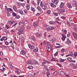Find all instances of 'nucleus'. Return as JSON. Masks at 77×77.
<instances>
[{
	"mask_svg": "<svg viewBox=\"0 0 77 77\" xmlns=\"http://www.w3.org/2000/svg\"><path fill=\"white\" fill-rule=\"evenodd\" d=\"M36 35L38 38H40L42 36V34L39 32H37L36 33Z\"/></svg>",
	"mask_w": 77,
	"mask_h": 77,
	"instance_id": "obj_5",
	"label": "nucleus"
},
{
	"mask_svg": "<svg viewBox=\"0 0 77 77\" xmlns=\"http://www.w3.org/2000/svg\"><path fill=\"white\" fill-rule=\"evenodd\" d=\"M5 27L7 29H8V28H9L10 27L7 25L6 24Z\"/></svg>",
	"mask_w": 77,
	"mask_h": 77,
	"instance_id": "obj_43",
	"label": "nucleus"
},
{
	"mask_svg": "<svg viewBox=\"0 0 77 77\" xmlns=\"http://www.w3.org/2000/svg\"><path fill=\"white\" fill-rule=\"evenodd\" d=\"M59 2V0H55L54 1V4H56V5H57V3Z\"/></svg>",
	"mask_w": 77,
	"mask_h": 77,
	"instance_id": "obj_28",
	"label": "nucleus"
},
{
	"mask_svg": "<svg viewBox=\"0 0 77 77\" xmlns=\"http://www.w3.org/2000/svg\"><path fill=\"white\" fill-rule=\"evenodd\" d=\"M74 54V56H75V57H76V56H77V52H75Z\"/></svg>",
	"mask_w": 77,
	"mask_h": 77,
	"instance_id": "obj_47",
	"label": "nucleus"
},
{
	"mask_svg": "<svg viewBox=\"0 0 77 77\" xmlns=\"http://www.w3.org/2000/svg\"><path fill=\"white\" fill-rule=\"evenodd\" d=\"M32 61L30 60H28L27 62V63L28 65H30V64H32Z\"/></svg>",
	"mask_w": 77,
	"mask_h": 77,
	"instance_id": "obj_19",
	"label": "nucleus"
},
{
	"mask_svg": "<svg viewBox=\"0 0 77 77\" xmlns=\"http://www.w3.org/2000/svg\"><path fill=\"white\" fill-rule=\"evenodd\" d=\"M51 12V11H50V10H48L47 11V13L48 14H50V13Z\"/></svg>",
	"mask_w": 77,
	"mask_h": 77,
	"instance_id": "obj_60",
	"label": "nucleus"
},
{
	"mask_svg": "<svg viewBox=\"0 0 77 77\" xmlns=\"http://www.w3.org/2000/svg\"><path fill=\"white\" fill-rule=\"evenodd\" d=\"M15 17H16V18H17V19H19V18H20V16L19 14H16Z\"/></svg>",
	"mask_w": 77,
	"mask_h": 77,
	"instance_id": "obj_30",
	"label": "nucleus"
},
{
	"mask_svg": "<svg viewBox=\"0 0 77 77\" xmlns=\"http://www.w3.org/2000/svg\"><path fill=\"white\" fill-rule=\"evenodd\" d=\"M24 37L23 36H22V37L21 38V41H24Z\"/></svg>",
	"mask_w": 77,
	"mask_h": 77,
	"instance_id": "obj_55",
	"label": "nucleus"
},
{
	"mask_svg": "<svg viewBox=\"0 0 77 77\" xmlns=\"http://www.w3.org/2000/svg\"><path fill=\"white\" fill-rule=\"evenodd\" d=\"M20 53L21 54H22L23 55H25V54H26V51L24 50H22L21 51Z\"/></svg>",
	"mask_w": 77,
	"mask_h": 77,
	"instance_id": "obj_7",
	"label": "nucleus"
},
{
	"mask_svg": "<svg viewBox=\"0 0 77 77\" xmlns=\"http://www.w3.org/2000/svg\"><path fill=\"white\" fill-rule=\"evenodd\" d=\"M13 9L16 12H17V8L16 6H14L13 7Z\"/></svg>",
	"mask_w": 77,
	"mask_h": 77,
	"instance_id": "obj_21",
	"label": "nucleus"
},
{
	"mask_svg": "<svg viewBox=\"0 0 77 77\" xmlns=\"http://www.w3.org/2000/svg\"><path fill=\"white\" fill-rule=\"evenodd\" d=\"M26 28H27L28 29H30L31 27H30V26H26Z\"/></svg>",
	"mask_w": 77,
	"mask_h": 77,
	"instance_id": "obj_58",
	"label": "nucleus"
},
{
	"mask_svg": "<svg viewBox=\"0 0 77 77\" xmlns=\"http://www.w3.org/2000/svg\"><path fill=\"white\" fill-rule=\"evenodd\" d=\"M67 59L68 61H69V62H71V60H72V57H68L67 58Z\"/></svg>",
	"mask_w": 77,
	"mask_h": 77,
	"instance_id": "obj_26",
	"label": "nucleus"
},
{
	"mask_svg": "<svg viewBox=\"0 0 77 77\" xmlns=\"http://www.w3.org/2000/svg\"><path fill=\"white\" fill-rule=\"evenodd\" d=\"M54 15H55V16H58V14L57 13H54Z\"/></svg>",
	"mask_w": 77,
	"mask_h": 77,
	"instance_id": "obj_56",
	"label": "nucleus"
},
{
	"mask_svg": "<svg viewBox=\"0 0 77 77\" xmlns=\"http://www.w3.org/2000/svg\"><path fill=\"white\" fill-rule=\"evenodd\" d=\"M57 72L56 71H55L53 72V74L54 75H57Z\"/></svg>",
	"mask_w": 77,
	"mask_h": 77,
	"instance_id": "obj_53",
	"label": "nucleus"
},
{
	"mask_svg": "<svg viewBox=\"0 0 77 77\" xmlns=\"http://www.w3.org/2000/svg\"><path fill=\"white\" fill-rule=\"evenodd\" d=\"M70 65L71 66H75V65H74V63H72L70 64Z\"/></svg>",
	"mask_w": 77,
	"mask_h": 77,
	"instance_id": "obj_63",
	"label": "nucleus"
},
{
	"mask_svg": "<svg viewBox=\"0 0 77 77\" xmlns=\"http://www.w3.org/2000/svg\"><path fill=\"white\" fill-rule=\"evenodd\" d=\"M45 63H50V61H48L47 60H45L43 62H42V66H44V65H45Z\"/></svg>",
	"mask_w": 77,
	"mask_h": 77,
	"instance_id": "obj_2",
	"label": "nucleus"
},
{
	"mask_svg": "<svg viewBox=\"0 0 77 77\" xmlns=\"http://www.w3.org/2000/svg\"><path fill=\"white\" fill-rule=\"evenodd\" d=\"M37 9L38 10V11H41V8H40V7L39 6H38L37 8Z\"/></svg>",
	"mask_w": 77,
	"mask_h": 77,
	"instance_id": "obj_40",
	"label": "nucleus"
},
{
	"mask_svg": "<svg viewBox=\"0 0 77 77\" xmlns=\"http://www.w3.org/2000/svg\"><path fill=\"white\" fill-rule=\"evenodd\" d=\"M51 41L52 42H55L56 40L55 39V38H53L51 39Z\"/></svg>",
	"mask_w": 77,
	"mask_h": 77,
	"instance_id": "obj_38",
	"label": "nucleus"
},
{
	"mask_svg": "<svg viewBox=\"0 0 77 77\" xmlns=\"http://www.w3.org/2000/svg\"><path fill=\"white\" fill-rule=\"evenodd\" d=\"M31 39H32V40H33V41H35V37H34V36H32L31 37Z\"/></svg>",
	"mask_w": 77,
	"mask_h": 77,
	"instance_id": "obj_44",
	"label": "nucleus"
},
{
	"mask_svg": "<svg viewBox=\"0 0 77 77\" xmlns=\"http://www.w3.org/2000/svg\"><path fill=\"white\" fill-rule=\"evenodd\" d=\"M33 63L34 64H36V65H38L39 63H38V62L36 60H34L33 61Z\"/></svg>",
	"mask_w": 77,
	"mask_h": 77,
	"instance_id": "obj_25",
	"label": "nucleus"
},
{
	"mask_svg": "<svg viewBox=\"0 0 77 77\" xmlns=\"http://www.w3.org/2000/svg\"><path fill=\"white\" fill-rule=\"evenodd\" d=\"M33 68V66H32V65L29 66L28 67V68L29 69H32Z\"/></svg>",
	"mask_w": 77,
	"mask_h": 77,
	"instance_id": "obj_36",
	"label": "nucleus"
},
{
	"mask_svg": "<svg viewBox=\"0 0 77 77\" xmlns=\"http://www.w3.org/2000/svg\"><path fill=\"white\" fill-rule=\"evenodd\" d=\"M23 30H20L18 32V34L19 35H20V34H23Z\"/></svg>",
	"mask_w": 77,
	"mask_h": 77,
	"instance_id": "obj_16",
	"label": "nucleus"
},
{
	"mask_svg": "<svg viewBox=\"0 0 77 77\" xmlns=\"http://www.w3.org/2000/svg\"><path fill=\"white\" fill-rule=\"evenodd\" d=\"M65 49L63 48L62 50H61V52L62 53H63V52H65Z\"/></svg>",
	"mask_w": 77,
	"mask_h": 77,
	"instance_id": "obj_48",
	"label": "nucleus"
},
{
	"mask_svg": "<svg viewBox=\"0 0 77 77\" xmlns=\"http://www.w3.org/2000/svg\"><path fill=\"white\" fill-rule=\"evenodd\" d=\"M42 1L41 2L40 6L41 7H44V4L42 3Z\"/></svg>",
	"mask_w": 77,
	"mask_h": 77,
	"instance_id": "obj_41",
	"label": "nucleus"
},
{
	"mask_svg": "<svg viewBox=\"0 0 77 77\" xmlns=\"http://www.w3.org/2000/svg\"><path fill=\"white\" fill-rule=\"evenodd\" d=\"M73 36L75 39H77V35L75 32H72Z\"/></svg>",
	"mask_w": 77,
	"mask_h": 77,
	"instance_id": "obj_8",
	"label": "nucleus"
},
{
	"mask_svg": "<svg viewBox=\"0 0 77 77\" xmlns=\"http://www.w3.org/2000/svg\"><path fill=\"white\" fill-rule=\"evenodd\" d=\"M2 39H3V40H4V41H6V40H7V39H8L7 36H4L3 37Z\"/></svg>",
	"mask_w": 77,
	"mask_h": 77,
	"instance_id": "obj_31",
	"label": "nucleus"
},
{
	"mask_svg": "<svg viewBox=\"0 0 77 77\" xmlns=\"http://www.w3.org/2000/svg\"><path fill=\"white\" fill-rule=\"evenodd\" d=\"M64 5V4H63V2H61V4L60 6V8H62L63 7Z\"/></svg>",
	"mask_w": 77,
	"mask_h": 77,
	"instance_id": "obj_24",
	"label": "nucleus"
},
{
	"mask_svg": "<svg viewBox=\"0 0 77 77\" xmlns=\"http://www.w3.org/2000/svg\"><path fill=\"white\" fill-rule=\"evenodd\" d=\"M46 49L48 51H51V48L50 47H47Z\"/></svg>",
	"mask_w": 77,
	"mask_h": 77,
	"instance_id": "obj_32",
	"label": "nucleus"
},
{
	"mask_svg": "<svg viewBox=\"0 0 77 77\" xmlns=\"http://www.w3.org/2000/svg\"><path fill=\"white\" fill-rule=\"evenodd\" d=\"M4 32H6V33L7 32H8V30L5 29H4Z\"/></svg>",
	"mask_w": 77,
	"mask_h": 77,
	"instance_id": "obj_62",
	"label": "nucleus"
},
{
	"mask_svg": "<svg viewBox=\"0 0 77 77\" xmlns=\"http://www.w3.org/2000/svg\"><path fill=\"white\" fill-rule=\"evenodd\" d=\"M30 9L31 11H32V12H35V8L32 7H31L30 8Z\"/></svg>",
	"mask_w": 77,
	"mask_h": 77,
	"instance_id": "obj_18",
	"label": "nucleus"
},
{
	"mask_svg": "<svg viewBox=\"0 0 77 77\" xmlns=\"http://www.w3.org/2000/svg\"><path fill=\"white\" fill-rule=\"evenodd\" d=\"M12 15L13 16V17H16V16L17 15V14H16V13H15V12H13L12 14Z\"/></svg>",
	"mask_w": 77,
	"mask_h": 77,
	"instance_id": "obj_37",
	"label": "nucleus"
},
{
	"mask_svg": "<svg viewBox=\"0 0 77 77\" xmlns=\"http://www.w3.org/2000/svg\"><path fill=\"white\" fill-rule=\"evenodd\" d=\"M20 5H21L23 6H25V3H21Z\"/></svg>",
	"mask_w": 77,
	"mask_h": 77,
	"instance_id": "obj_64",
	"label": "nucleus"
},
{
	"mask_svg": "<svg viewBox=\"0 0 77 77\" xmlns=\"http://www.w3.org/2000/svg\"><path fill=\"white\" fill-rule=\"evenodd\" d=\"M58 73L59 74H60V75L62 76L64 75H65V72H64L63 71H59Z\"/></svg>",
	"mask_w": 77,
	"mask_h": 77,
	"instance_id": "obj_6",
	"label": "nucleus"
},
{
	"mask_svg": "<svg viewBox=\"0 0 77 77\" xmlns=\"http://www.w3.org/2000/svg\"><path fill=\"white\" fill-rule=\"evenodd\" d=\"M5 44H6V45H8L9 44V43L7 41H6L5 42Z\"/></svg>",
	"mask_w": 77,
	"mask_h": 77,
	"instance_id": "obj_57",
	"label": "nucleus"
},
{
	"mask_svg": "<svg viewBox=\"0 0 77 77\" xmlns=\"http://www.w3.org/2000/svg\"><path fill=\"white\" fill-rule=\"evenodd\" d=\"M62 36L63 38H62V40L63 41V40H65V38H66V37L65 35H64V34H62Z\"/></svg>",
	"mask_w": 77,
	"mask_h": 77,
	"instance_id": "obj_13",
	"label": "nucleus"
},
{
	"mask_svg": "<svg viewBox=\"0 0 77 77\" xmlns=\"http://www.w3.org/2000/svg\"><path fill=\"white\" fill-rule=\"evenodd\" d=\"M55 60H56V58H53V57L51 60V61H54Z\"/></svg>",
	"mask_w": 77,
	"mask_h": 77,
	"instance_id": "obj_45",
	"label": "nucleus"
},
{
	"mask_svg": "<svg viewBox=\"0 0 77 77\" xmlns=\"http://www.w3.org/2000/svg\"><path fill=\"white\" fill-rule=\"evenodd\" d=\"M60 62H63L65 61V60L61 58L60 59Z\"/></svg>",
	"mask_w": 77,
	"mask_h": 77,
	"instance_id": "obj_34",
	"label": "nucleus"
},
{
	"mask_svg": "<svg viewBox=\"0 0 77 77\" xmlns=\"http://www.w3.org/2000/svg\"><path fill=\"white\" fill-rule=\"evenodd\" d=\"M63 33H64V35H66L67 33V31L66 30H65L63 31Z\"/></svg>",
	"mask_w": 77,
	"mask_h": 77,
	"instance_id": "obj_46",
	"label": "nucleus"
},
{
	"mask_svg": "<svg viewBox=\"0 0 77 77\" xmlns=\"http://www.w3.org/2000/svg\"><path fill=\"white\" fill-rule=\"evenodd\" d=\"M73 5L75 7H76L77 10V2H75L73 4Z\"/></svg>",
	"mask_w": 77,
	"mask_h": 77,
	"instance_id": "obj_23",
	"label": "nucleus"
},
{
	"mask_svg": "<svg viewBox=\"0 0 77 77\" xmlns=\"http://www.w3.org/2000/svg\"><path fill=\"white\" fill-rule=\"evenodd\" d=\"M0 53L1 55V56H3V52L1 51L0 52Z\"/></svg>",
	"mask_w": 77,
	"mask_h": 77,
	"instance_id": "obj_61",
	"label": "nucleus"
},
{
	"mask_svg": "<svg viewBox=\"0 0 77 77\" xmlns=\"http://www.w3.org/2000/svg\"><path fill=\"white\" fill-rule=\"evenodd\" d=\"M67 5L68 8H69L70 9H71V8H72V6H71L69 3L67 2Z\"/></svg>",
	"mask_w": 77,
	"mask_h": 77,
	"instance_id": "obj_10",
	"label": "nucleus"
},
{
	"mask_svg": "<svg viewBox=\"0 0 77 77\" xmlns=\"http://www.w3.org/2000/svg\"><path fill=\"white\" fill-rule=\"evenodd\" d=\"M72 56H73V54H69L66 55V57H68V56H71V57H72Z\"/></svg>",
	"mask_w": 77,
	"mask_h": 77,
	"instance_id": "obj_35",
	"label": "nucleus"
},
{
	"mask_svg": "<svg viewBox=\"0 0 77 77\" xmlns=\"http://www.w3.org/2000/svg\"><path fill=\"white\" fill-rule=\"evenodd\" d=\"M11 11H8V12L7 13H6V14H7V16L8 17H10L11 16Z\"/></svg>",
	"mask_w": 77,
	"mask_h": 77,
	"instance_id": "obj_20",
	"label": "nucleus"
},
{
	"mask_svg": "<svg viewBox=\"0 0 77 77\" xmlns=\"http://www.w3.org/2000/svg\"><path fill=\"white\" fill-rule=\"evenodd\" d=\"M34 26L35 27H37L38 26V23H36L35 22H34Z\"/></svg>",
	"mask_w": 77,
	"mask_h": 77,
	"instance_id": "obj_27",
	"label": "nucleus"
},
{
	"mask_svg": "<svg viewBox=\"0 0 77 77\" xmlns=\"http://www.w3.org/2000/svg\"><path fill=\"white\" fill-rule=\"evenodd\" d=\"M11 47L13 49H14V45L12 43L11 45Z\"/></svg>",
	"mask_w": 77,
	"mask_h": 77,
	"instance_id": "obj_39",
	"label": "nucleus"
},
{
	"mask_svg": "<svg viewBox=\"0 0 77 77\" xmlns=\"http://www.w3.org/2000/svg\"><path fill=\"white\" fill-rule=\"evenodd\" d=\"M37 4L38 5H39V4L41 2V0H38Z\"/></svg>",
	"mask_w": 77,
	"mask_h": 77,
	"instance_id": "obj_49",
	"label": "nucleus"
},
{
	"mask_svg": "<svg viewBox=\"0 0 77 77\" xmlns=\"http://www.w3.org/2000/svg\"><path fill=\"white\" fill-rule=\"evenodd\" d=\"M70 35H71V34H70V33H68L67 35V37H69V36H70Z\"/></svg>",
	"mask_w": 77,
	"mask_h": 77,
	"instance_id": "obj_59",
	"label": "nucleus"
},
{
	"mask_svg": "<svg viewBox=\"0 0 77 77\" xmlns=\"http://www.w3.org/2000/svg\"><path fill=\"white\" fill-rule=\"evenodd\" d=\"M43 67L45 68L46 70L47 71H48V67H47V66L44 65Z\"/></svg>",
	"mask_w": 77,
	"mask_h": 77,
	"instance_id": "obj_29",
	"label": "nucleus"
},
{
	"mask_svg": "<svg viewBox=\"0 0 77 77\" xmlns=\"http://www.w3.org/2000/svg\"><path fill=\"white\" fill-rule=\"evenodd\" d=\"M43 10H46L47 9V4H46L44 5V7L42 8Z\"/></svg>",
	"mask_w": 77,
	"mask_h": 77,
	"instance_id": "obj_11",
	"label": "nucleus"
},
{
	"mask_svg": "<svg viewBox=\"0 0 77 77\" xmlns=\"http://www.w3.org/2000/svg\"><path fill=\"white\" fill-rule=\"evenodd\" d=\"M54 29V27L53 26H48V28H47V31H49L50 30H51Z\"/></svg>",
	"mask_w": 77,
	"mask_h": 77,
	"instance_id": "obj_3",
	"label": "nucleus"
},
{
	"mask_svg": "<svg viewBox=\"0 0 77 77\" xmlns=\"http://www.w3.org/2000/svg\"><path fill=\"white\" fill-rule=\"evenodd\" d=\"M49 23L50 24H54V22L52 21H50L49 22Z\"/></svg>",
	"mask_w": 77,
	"mask_h": 77,
	"instance_id": "obj_50",
	"label": "nucleus"
},
{
	"mask_svg": "<svg viewBox=\"0 0 77 77\" xmlns=\"http://www.w3.org/2000/svg\"><path fill=\"white\" fill-rule=\"evenodd\" d=\"M67 40L66 42V43L67 44H70V43H71V41L69 40V38H67Z\"/></svg>",
	"mask_w": 77,
	"mask_h": 77,
	"instance_id": "obj_14",
	"label": "nucleus"
},
{
	"mask_svg": "<svg viewBox=\"0 0 77 77\" xmlns=\"http://www.w3.org/2000/svg\"><path fill=\"white\" fill-rule=\"evenodd\" d=\"M19 13L21 15H23V14H24V12H23V11H22L21 10H19Z\"/></svg>",
	"mask_w": 77,
	"mask_h": 77,
	"instance_id": "obj_17",
	"label": "nucleus"
},
{
	"mask_svg": "<svg viewBox=\"0 0 77 77\" xmlns=\"http://www.w3.org/2000/svg\"><path fill=\"white\" fill-rule=\"evenodd\" d=\"M26 8L27 10H29L30 9V5L29 4H26Z\"/></svg>",
	"mask_w": 77,
	"mask_h": 77,
	"instance_id": "obj_22",
	"label": "nucleus"
},
{
	"mask_svg": "<svg viewBox=\"0 0 77 77\" xmlns=\"http://www.w3.org/2000/svg\"><path fill=\"white\" fill-rule=\"evenodd\" d=\"M5 13L8 12L9 11H12V10L11 8H8L7 6H5Z\"/></svg>",
	"mask_w": 77,
	"mask_h": 77,
	"instance_id": "obj_1",
	"label": "nucleus"
},
{
	"mask_svg": "<svg viewBox=\"0 0 77 77\" xmlns=\"http://www.w3.org/2000/svg\"><path fill=\"white\" fill-rule=\"evenodd\" d=\"M28 46L31 50H33L35 47L34 45H31L30 44L28 45Z\"/></svg>",
	"mask_w": 77,
	"mask_h": 77,
	"instance_id": "obj_4",
	"label": "nucleus"
},
{
	"mask_svg": "<svg viewBox=\"0 0 77 77\" xmlns=\"http://www.w3.org/2000/svg\"><path fill=\"white\" fill-rule=\"evenodd\" d=\"M32 5H34V6H36V4L35 3V2H34V1H32Z\"/></svg>",
	"mask_w": 77,
	"mask_h": 77,
	"instance_id": "obj_33",
	"label": "nucleus"
},
{
	"mask_svg": "<svg viewBox=\"0 0 77 77\" xmlns=\"http://www.w3.org/2000/svg\"><path fill=\"white\" fill-rule=\"evenodd\" d=\"M50 5L51 8H56V6L54 5L53 3H51Z\"/></svg>",
	"mask_w": 77,
	"mask_h": 77,
	"instance_id": "obj_15",
	"label": "nucleus"
},
{
	"mask_svg": "<svg viewBox=\"0 0 77 77\" xmlns=\"http://www.w3.org/2000/svg\"><path fill=\"white\" fill-rule=\"evenodd\" d=\"M34 51H35V52H37L38 51V48H36V49L33 50Z\"/></svg>",
	"mask_w": 77,
	"mask_h": 77,
	"instance_id": "obj_42",
	"label": "nucleus"
},
{
	"mask_svg": "<svg viewBox=\"0 0 77 77\" xmlns=\"http://www.w3.org/2000/svg\"><path fill=\"white\" fill-rule=\"evenodd\" d=\"M47 45L49 47H50V42H48L47 43Z\"/></svg>",
	"mask_w": 77,
	"mask_h": 77,
	"instance_id": "obj_52",
	"label": "nucleus"
},
{
	"mask_svg": "<svg viewBox=\"0 0 77 77\" xmlns=\"http://www.w3.org/2000/svg\"><path fill=\"white\" fill-rule=\"evenodd\" d=\"M58 54V52H57L55 54H54V55L55 56H57Z\"/></svg>",
	"mask_w": 77,
	"mask_h": 77,
	"instance_id": "obj_51",
	"label": "nucleus"
},
{
	"mask_svg": "<svg viewBox=\"0 0 77 77\" xmlns=\"http://www.w3.org/2000/svg\"><path fill=\"white\" fill-rule=\"evenodd\" d=\"M59 11L60 13H63L65 11V9L64 8L60 9L59 10Z\"/></svg>",
	"mask_w": 77,
	"mask_h": 77,
	"instance_id": "obj_12",
	"label": "nucleus"
},
{
	"mask_svg": "<svg viewBox=\"0 0 77 77\" xmlns=\"http://www.w3.org/2000/svg\"><path fill=\"white\" fill-rule=\"evenodd\" d=\"M28 76L29 77H33V75H32V74H29L28 75Z\"/></svg>",
	"mask_w": 77,
	"mask_h": 77,
	"instance_id": "obj_54",
	"label": "nucleus"
},
{
	"mask_svg": "<svg viewBox=\"0 0 77 77\" xmlns=\"http://www.w3.org/2000/svg\"><path fill=\"white\" fill-rule=\"evenodd\" d=\"M8 23L10 25H11V24H12L13 23H15V21L14 20H10L9 21Z\"/></svg>",
	"mask_w": 77,
	"mask_h": 77,
	"instance_id": "obj_9",
	"label": "nucleus"
}]
</instances>
